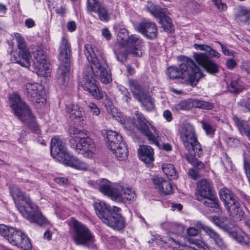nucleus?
Returning <instances> with one entry per match:
<instances>
[{
    "instance_id": "nucleus-1",
    "label": "nucleus",
    "mask_w": 250,
    "mask_h": 250,
    "mask_svg": "<svg viewBox=\"0 0 250 250\" xmlns=\"http://www.w3.org/2000/svg\"><path fill=\"white\" fill-rule=\"evenodd\" d=\"M84 54L92 64L85 67L82 79L79 80V85L95 99L100 100L104 97V93L100 91L96 79L98 78L103 83L107 84L111 81V75L104 59L94 46L86 44Z\"/></svg>"
},
{
    "instance_id": "nucleus-2",
    "label": "nucleus",
    "mask_w": 250,
    "mask_h": 250,
    "mask_svg": "<svg viewBox=\"0 0 250 250\" xmlns=\"http://www.w3.org/2000/svg\"><path fill=\"white\" fill-rule=\"evenodd\" d=\"M15 36L19 50L17 56L15 55L11 57V61L18 63L25 67L31 65L30 60L33 62L32 66L37 73L43 76H46L50 71V65L46 59V55L42 50H37L33 53V57L27 49L24 38L19 33H16Z\"/></svg>"
},
{
    "instance_id": "nucleus-3",
    "label": "nucleus",
    "mask_w": 250,
    "mask_h": 250,
    "mask_svg": "<svg viewBox=\"0 0 250 250\" xmlns=\"http://www.w3.org/2000/svg\"><path fill=\"white\" fill-rule=\"evenodd\" d=\"M167 77L171 80L181 79L185 83L195 86L204 75L199 66L191 59L182 57V62L178 67L170 66L167 70Z\"/></svg>"
},
{
    "instance_id": "nucleus-4",
    "label": "nucleus",
    "mask_w": 250,
    "mask_h": 250,
    "mask_svg": "<svg viewBox=\"0 0 250 250\" xmlns=\"http://www.w3.org/2000/svg\"><path fill=\"white\" fill-rule=\"evenodd\" d=\"M10 193L17 208L24 218L39 225L46 223V220L37 206L32 202L29 196L24 195L19 187L14 185L11 186Z\"/></svg>"
},
{
    "instance_id": "nucleus-5",
    "label": "nucleus",
    "mask_w": 250,
    "mask_h": 250,
    "mask_svg": "<svg viewBox=\"0 0 250 250\" xmlns=\"http://www.w3.org/2000/svg\"><path fill=\"white\" fill-rule=\"evenodd\" d=\"M10 106L15 115L33 132L38 135L37 142L42 145L45 144L44 140L40 136L41 130L36 122L34 116L29 106L21 100L17 93H13L9 97Z\"/></svg>"
},
{
    "instance_id": "nucleus-6",
    "label": "nucleus",
    "mask_w": 250,
    "mask_h": 250,
    "mask_svg": "<svg viewBox=\"0 0 250 250\" xmlns=\"http://www.w3.org/2000/svg\"><path fill=\"white\" fill-rule=\"evenodd\" d=\"M71 56V46L65 38L62 39L59 49L58 58L60 64L57 71V83L62 88L65 87L69 81Z\"/></svg>"
},
{
    "instance_id": "nucleus-7",
    "label": "nucleus",
    "mask_w": 250,
    "mask_h": 250,
    "mask_svg": "<svg viewBox=\"0 0 250 250\" xmlns=\"http://www.w3.org/2000/svg\"><path fill=\"white\" fill-rule=\"evenodd\" d=\"M205 233L209 237V239L207 241L190 239V245L184 246L188 250H205L204 246L207 247L209 250H228V247L223 239L213 229L206 228Z\"/></svg>"
},
{
    "instance_id": "nucleus-8",
    "label": "nucleus",
    "mask_w": 250,
    "mask_h": 250,
    "mask_svg": "<svg viewBox=\"0 0 250 250\" xmlns=\"http://www.w3.org/2000/svg\"><path fill=\"white\" fill-rule=\"evenodd\" d=\"M96 213L103 222L107 226L117 230L124 229L125 221L115 212H110V206L103 201L94 203Z\"/></svg>"
},
{
    "instance_id": "nucleus-9",
    "label": "nucleus",
    "mask_w": 250,
    "mask_h": 250,
    "mask_svg": "<svg viewBox=\"0 0 250 250\" xmlns=\"http://www.w3.org/2000/svg\"><path fill=\"white\" fill-rule=\"evenodd\" d=\"M180 138L186 149L192 156L200 157L203 154L201 146L197 140L195 129L188 123L182 125Z\"/></svg>"
},
{
    "instance_id": "nucleus-10",
    "label": "nucleus",
    "mask_w": 250,
    "mask_h": 250,
    "mask_svg": "<svg viewBox=\"0 0 250 250\" xmlns=\"http://www.w3.org/2000/svg\"><path fill=\"white\" fill-rule=\"evenodd\" d=\"M219 193L228 215L237 220H242L245 212L236 196L226 188L221 189Z\"/></svg>"
},
{
    "instance_id": "nucleus-11",
    "label": "nucleus",
    "mask_w": 250,
    "mask_h": 250,
    "mask_svg": "<svg viewBox=\"0 0 250 250\" xmlns=\"http://www.w3.org/2000/svg\"><path fill=\"white\" fill-rule=\"evenodd\" d=\"M74 229L73 240L78 245L91 247L94 241V236L90 230L82 223L74 220L72 221Z\"/></svg>"
},
{
    "instance_id": "nucleus-12",
    "label": "nucleus",
    "mask_w": 250,
    "mask_h": 250,
    "mask_svg": "<svg viewBox=\"0 0 250 250\" xmlns=\"http://www.w3.org/2000/svg\"><path fill=\"white\" fill-rule=\"evenodd\" d=\"M70 144L72 148L84 157L91 158L94 157L96 150L95 145L93 140L88 135H81L80 139L77 142L74 139H70Z\"/></svg>"
},
{
    "instance_id": "nucleus-13",
    "label": "nucleus",
    "mask_w": 250,
    "mask_h": 250,
    "mask_svg": "<svg viewBox=\"0 0 250 250\" xmlns=\"http://www.w3.org/2000/svg\"><path fill=\"white\" fill-rule=\"evenodd\" d=\"M135 115L137 118L136 126L137 128L146 136L148 141L151 143L159 146V136L155 127L151 126L149 127L147 124V121L146 120L143 115L136 111Z\"/></svg>"
},
{
    "instance_id": "nucleus-14",
    "label": "nucleus",
    "mask_w": 250,
    "mask_h": 250,
    "mask_svg": "<svg viewBox=\"0 0 250 250\" xmlns=\"http://www.w3.org/2000/svg\"><path fill=\"white\" fill-rule=\"evenodd\" d=\"M129 84L131 91L135 98L140 102L146 110H152L154 108V102L148 93L145 91L138 82L130 80Z\"/></svg>"
},
{
    "instance_id": "nucleus-15",
    "label": "nucleus",
    "mask_w": 250,
    "mask_h": 250,
    "mask_svg": "<svg viewBox=\"0 0 250 250\" xmlns=\"http://www.w3.org/2000/svg\"><path fill=\"white\" fill-rule=\"evenodd\" d=\"M146 7L148 11L156 18L158 19L159 22L162 24L165 30L172 32L173 30L172 20L167 15L164 9L151 1L148 2Z\"/></svg>"
},
{
    "instance_id": "nucleus-16",
    "label": "nucleus",
    "mask_w": 250,
    "mask_h": 250,
    "mask_svg": "<svg viewBox=\"0 0 250 250\" xmlns=\"http://www.w3.org/2000/svg\"><path fill=\"white\" fill-rule=\"evenodd\" d=\"M50 152L54 158L62 163L68 159L70 155L66 147L65 141L57 137L52 138L51 140Z\"/></svg>"
},
{
    "instance_id": "nucleus-17",
    "label": "nucleus",
    "mask_w": 250,
    "mask_h": 250,
    "mask_svg": "<svg viewBox=\"0 0 250 250\" xmlns=\"http://www.w3.org/2000/svg\"><path fill=\"white\" fill-rule=\"evenodd\" d=\"M24 95L33 102L44 104L45 99L43 96V88L37 83H27L23 87Z\"/></svg>"
},
{
    "instance_id": "nucleus-18",
    "label": "nucleus",
    "mask_w": 250,
    "mask_h": 250,
    "mask_svg": "<svg viewBox=\"0 0 250 250\" xmlns=\"http://www.w3.org/2000/svg\"><path fill=\"white\" fill-rule=\"evenodd\" d=\"M193 58L198 64L209 74H215L218 72V65L210 60L207 55L202 53H194Z\"/></svg>"
},
{
    "instance_id": "nucleus-19",
    "label": "nucleus",
    "mask_w": 250,
    "mask_h": 250,
    "mask_svg": "<svg viewBox=\"0 0 250 250\" xmlns=\"http://www.w3.org/2000/svg\"><path fill=\"white\" fill-rule=\"evenodd\" d=\"M120 189H121V185L112 184L105 179L103 180L99 183V190L114 200L121 198V194L119 193Z\"/></svg>"
},
{
    "instance_id": "nucleus-20",
    "label": "nucleus",
    "mask_w": 250,
    "mask_h": 250,
    "mask_svg": "<svg viewBox=\"0 0 250 250\" xmlns=\"http://www.w3.org/2000/svg\"><path fill=\"white\" fill-rule=\"evenodd\" d=\"M143 41L139 36L132 35L127 38L125 48L128 53H130L134 57H140L142 55V47Z\"/></svg>"
},
{
    "instance_id": "nucleus-21",
    "label": "nucleus",
    "mask_w": 250,
    "mask_h": 250,
    "mask_svg": "<svg viewBox=\"0 0 250 250\" xmlns=\"http://www.w3.org/2000/svg\"><path fill=\"white\" fill-rule=\"evenodd\" d=\"M212 187L211 182L206 179H203L199 181L197 184L195 193L197 199L199 201H202L206 198L213 195Z\"/></svg>"
},
{
    "instance_id": "nucleus-22",
    "label": "nucleus",
    "mask_w": 250,
    "mask_h": 250,
    "mask_svg": "<svg viewBox=\"0 0 250 250\" xmlns=\"http://www.w3.org/2000/svg\"><path fill=\"white\" fill-rule=\"evenodd\" d=\"M102 134L106 139V145L111 150H115L118 146L125 143L122 136L118 132L112 130H104Z\"/></svg>"
},
{
    "instance_id": "nucleus-23",
    "label": "nucleus",
    "mask_w": 250,
    "mask_h": 250,
    "mask_svg": "<svg viewBox=\"0 0 250 250\" xmlns=\"http://www.w3.org/2000/svg\"><path fill=\"white\" fill-rule=\"evenodd\" d=\"M138 28L139 31L148 39L153 40L157 36L158 30L155 23H141L139 25Z\"/></svg>"
},
{
    "instance_id": "nucleus-24",
    "label": "nucleus",
    "mask_w": 250,
    "mask_h": 250,
    "mask_svg": "<svg viewBox=\"0 0 250 250\" xmlns=\"http://www.w3.org/2000/svg\"><path fill=\"white\" fill-rule=\"evenodd\" d=\"M66 112L72 120H83L85 113L83 108L78 104H71L66 106Z\"/></svg>"
},
{
    "instance_id": "nucleus-25",
    "label": "nucleus",
    "mask_w": 250,
    "mask_h": 250,
    "mask_svg": "<svg viewBox=\"0 0 250 250\" xmlns=\"http://www.w3.org/2000/svg\"><path fill=\"white\" fill-rule=\"evenodd\" d=\"M139 158L146 164L150 163L154 160L153 149L148 146H142L138 149Z\"/></svg>"
},
{
    "instance_id": "nucleus-26",
    "label": "nucleus",
    "mask_w": 250,
    "mask_h": 250,
    "mask_svg": "<svg viewBox=\"0 0 250 250\" xmlns=\"http://www.w3.org/2000/svg\"><path fill=\"white\" fill-rule=\"evenodd\" d=\"M63 164L76 169L83 170L88 169L89 167V165L84 162L71 155H69V158L67 159Z\"/></svg>"
},
{
    "instance_id": "nucleus-27",
    "label": "nucleus",
    "mask_w": 250,
    "mask_h": 250,
    "mask_svg": "<svg viewBox=\"0 0 250 250\" xmlns=\"http://www.w3.org/2000/svg\"><path fill=\"white\" fill-rule=\"evenodd\" d=\"M228 218L225 216H213L210 217L211 221L217 227L222 229H223L229 232L231 229V228L233 227V225L230 223L229 224L226 223L228 220Z\"/></svg>"
},
{
    "instance_id": "nucleus-28",
    "label": "nucleus",
    "mask_w": 250,
    "mask_h": 250,
    "mask_svg": "<svg viewBox=\"0 0 250 250\" xmlns=\"http://www.w3.org/2000/svg\"><path fill=\"white\" fill-rule=\"evenodd\" d=\"M229 235L243 246H248L250 244V239L248 235L244 232L237 233L234 231L229 232Z\"/></svg>"
},
{
    "instance_id": "nucleus-29",
    "label": "nucleus",
    "mask_w": 250,
    "mask_h": 250,
    "mask_svg": "<svg viewBox=\"0 0 250 250\" xmlns=\"http://www.w3.org/2000/svg\"><path fill=\"white\" fill-rule=\"evenodd\" d=\"M111 151L119 161H124L128 157V152L125 143H121L120 146H118L117 148L115 150Z\"/></svg>"
},
{
    "instance_id": "nucleus-30",
    "label": "nucleus",
    "mask_w": 250,
    "mask_h": 250,
    "mask_svg": "<svg viewBox=\"0 0 250 250\" xmlns=\"http://www.w3.org/2000/svg\"><path fill=\"white\" fill-rule=\"evenodd\" d=\"M17 243H14V246L22 250H30L32 249V244L30 239L27 235L22 232V236Z\"/></svg>"
},
{
    "instance_id": "nucleus-31",
    "label": "nucleus",
    "mask_w": 250,
    "mask_h": 250,
    "mask_svg": "<svg viewBox=\"0 0 250 250\" xmlns=\"http://www.w3.org/2000/svg\"><path fill=\"white\" fill-rule=\"evenodd\" d=\"M235 19L238 22L246 23L250 20V9L245 7H240L235 15Z\"/></svg>"
},
{
    "instance_id": "nucleus-32",
    "label": "nucleus",
    "mask_w": 250,
    "mask_h": 250,
    "mask_svg": "<svg viewBox=\"0 0 250 250\" xmlns=\"http://www.w3.org/2000/svg\"><path fill=\"white\" fill-rule=\"evenodd\" d=\"M119 193H121V198L115 199L116 201H122L125 199L131 200L135 197L134 191L131 188L128 187H123L121 186V189L119 190Z\"/></svg>"
},
{
    "instance_id": "nucleus-33",
    "label": "nucleus",
    "mask_w": 250,
    "mask_h": 250,
    "mask_svg": "<svg viewBox=\"0 0 250 250\" xmlns=\"http://www.w3.org/2000/svg\"><path fill=\"white\" fill-rule=\"evenodd\" d=\"M232 119L241 134L245 135L250 129V126L246 121L240 119L236 115L233 116Z\"/></svg>"
},
{
    "instance_id": "nucleus-34",
    "label": "nucleus",
    "mask_w": 250,
    "mask_h": 250,
    "mask_svg": "<svg viewBox=\"0 0 250 250\" xmlns=\"http://www.w3.org/2000/svg\"><path fill=\"white\" fill-rule=\"evenodd\" d=\"M95 12L97 13L101 21L107 22L109 20L111 13L105 6L99 5L96 9Z\"/></svg>"
},
{
    "instance_id": "nucleus-35",
    "label": "nucleus",
    "mask_w": 250,
    "mask_h": 250,
    "mask_svg": "<svg viewBox=\"0 0 250 250\" xmlns=\"http://www.w3.org/2000/svg\"><path fill=\"white\" fill-rule=\"evenodd\" d=\"M162 168L164 173L168 178L173 179L177 177V172L173 165L169 163L164 164Z\"/></svg>"
},
{
    "instance_id": "nucleus-36",
    "label": "nucleus",
    "mask_w": 250,
    "mask_h": 250,
    "mask_svg": "<svg viewBox=\"0 0 250 250\" xmlns=\"http://www.w3.org/2000/svg\"><path fill=\"white\" fill-rule=\"evenodd\" d=\"M202 202L205 207L212 208L213 211H215L219 208L218 200L214 197L213 194L209 197L206 198Z\"/></svg>"
},
{
    "instance_id": "nucleus-37",
    "label": "nucleus",
    "mask_w": 250,
    "mask_h": 250,
    "mask_svg": "<svg viewBox=\"0 0 250 250\" xmlns=\"http://www.w3.org/2000/svg\"><path fill=\"white\" fill-rule=\"evenodd\" d=\"M22 232L21 230L14 228L11 229V234L9 236L8 241L13 246L14 243H17L22 236Z\"/></svg>"
},
{
    "instance_id": "nucleus-38",
    "label": "nucleus",
    "mask_w": 250,
    "mask_h": 250,
    "mask_svg": "<svg viewBox=\"0 0 250 250\" xmlns=\"http://www.w3.org/2000/svg\"><path fill=\"white\" fill-rule=\"evenodd\" d=\"M69 132L70 134L76 135L72 137L71 139H74L75 142H78L80 139V136H87L88 135V132L85 130H81L75 126H71L69 128Z\"/></svg>"
},
{
    "instance_id": "nucleus-39",
    "label": "nucleus",
    "mask_w": 250,
    "mask_h": 250,
    "mask_svg": "<svg viewBox=\"0 0 250 250\" xmlns=\"http://www.w3.org/2000/svg\"><path fill=\"white\" fill-rule=\"evenodd\" d=\"M192 105L197 108L206 110L211 109L214 107V105L212 103L198 100H193L192 102Z\"/></svg>"
},
{
    "instance_id": "nucleus-40",
    "label": "nucleus",
    "mask_w": 250,
    "mask_h": 250,
    "mask_svg": "<svg viewBox=\"0 0 250 250\" xmlns=\"http://www.w3.org/2000/svg\"><path fill=\"white\" fill-rule=\"evenodd\" d=\"M192 103L189 100H184L181 102L176 104L173 106V109L179 111L180 110H187L191 108Z\"/></svg>"
},
{
    "instance_id": "nucleus-41",
    "label": "nucleus",
    "mask_w": 250,
    "mask_h": 250,
    "mask_svg": "<svg viewBox=\"0 0 250 250\" xmlns=\"http://www.w3.org/2000/svg\"><path fill=\"white\" fill-rule=\"evenodd\" d=\"M159 190L165 195L170 194L172 193V186L169 181L164 180L162 181Z\"/></svg>"
},
{
    "instance_id": "nucleus-42",
    "label": "nucleus",
    "mask_w": 250,
    "mask_h": 250,
    "mask_svg": "<svg viewBox=\"0 0 250 250\" xmlns=\"http://www.w3.org/2000/svg\"><path fill=\"white\" fill-rule=\"evenodd\" d=\"M128 33L125 29H121L118 34V43L121 46H125L127 41Z\"/></svg>"
},
{
    "instance_id": "nucleus-43",
    "label": "nucleus",
    "mask_w": 250,
    "mask_h": 250,
    "mask_svg": "<svg viewBox=\"0 0 250 250\" xmlns=\"http://www.w3.org/2000/svg\"><path fill=\"white\" fill-rule=\"evenodd\" d=\"M243 89V87L238 79L233 80L231 81L229 86V90L231 92L238 93L241 92Z\"/></svg>"
},
{
    "instance_id": "nucleus-44",
    "label": "nucleus",
    "mask_w": 250,
    "mask_h": 250,
    "mask_svg": "<svg viewBox=\"0 0 250 250\" xmlns=\"http://www.w3.org/2000/svg\"><path fill=\"white\" fill-rule=\"evenodd\" d=\"M168 229L172 233L179 234L183 232L184 228L182 225L170 223L169 224Z\"/></svg>"
},
{
    "instance_id": "nucleus-45",
    "label": "nucleus",
    "mask_w": 250,
    "mask_h": 250,
    "mask_svg": "<svg viewBox=\"0 0 250 250\" xmlns=\"http://www.w3.org/2000/svg\"><path fill=\"white\" fill-rule=\"evenodd\" d=\"M202 126L203 129L206 131V134L208 135H212L215 130V128L211 125L205 120L201 121Z\"/></svg>"
},
{
    "instance_id": "nucleus-46",
    "label": "nucleus",
    "mask_w": 250,
    "mask_h": 250,
    "mask_svg": "<svg viewBox=\"0 0 250 250\" xmlns=\"http://www.w3.org/2000/svg\"><path fill=\"white\" fill-rule=\"evenodd\" d=\"M14 228L8 227L3 224H0V234L8 240L9 236L11 234V229Z\"/></svg>"
},
{
    "instance_id": "nucleus-47",
    "label": "nucleus",
    "mask_w": 250,
    "mask_h": 250,
    "mask_svg": "<svg viewBox=\"0 0 250 250\" xmlns=\"http://www.w3.org/2000/svg\"><path fill=\"white\" fill-rule=\"evenodd\" d=\"M119 90L123 94V100L128 103L131 101L130 94L127 89L123 85L119 86Z\"/></svg>"
},
{
    "instance_id": "nucleus-48",
    "label": "nucleus",
    "mask_w": 250,
    "mask_h": 250,
    "mask_svg": "<svg viewBox=\"0 0 250 250\" xmlns=\"http://www.w3.org/2000/svg\"><path fill=\"white\" fill-rule=\"evenodd\" d=\"M87 9L89 11L96 12L98 7L101 5L98 0H87Z\"/></svg>"
},
{
    "instance_id": "nucleus-49",
    "label": "nucleus",
    "mask_w": 250,
    "mask_h": 250,
    "mask_svg": "<svg viewBox=\"0 0 250 250\" xmlns=\"http://www.w3.org/2000/svg\"><path fill=\"white\" fill-rule=\"evenodd\" d=\"M238 104L244 108L246 111L250 112V97L247 99L241 100L238 102Z\"/></svg>"
},
{
    "instance_id": "nucleus-50",
    "label": "nucleus",
    "mask_w": 250,
    "mask_h": 250,
    "mask_svg": "<svg viewBox=\"0 0 250 250\" xmlns=\"http://www.w3.org/2000/svg\"><path fill=\"white\" fill-rule=\"evenodd\" d=\"M88 108L90 111L95 116H98L100 113V110L98 106L93 103H90L88 105Z\"/></svg>"
},
{
    "instance_id": "nucleus-51",
    "label": "nucleus",
    "mask_w": 250,
    "mask_h": 250,
    "mask_svg": "<svg viewBox=\"0 0 250 250\" xmlns=\"http://www.w3.org/2000/svg\"><path fill=\"white\" fill-rule=\"evenodd\" d=\"M214 4L220 11H225L227 9V5L222 2L221 0H212Z\"/></svg>"
},
{
    "instance_id": "nucleus-52",
    "label": "nucleus",
    "mask_w": 250,
    "mask_h": 250,
    "mask_svg": "<svg viewBox=\"0 0 250 250\" xmlns=\"http://www.w3.org/2000/svg\"><path fill=\"white\" fill-rule=\"evenodd\" d=\"M130 54V53H128L126 49L124 51H123L121 53H120L118 54H116V57L117 60L122 62H125L127 58V54Z\"/></svg>"
},
{
    "instance_id": "nucleus-53",
    "label": "nucleus",
    "mask_w": 250,
    "mask_h": 250,
    "mask_svg": "<svg viewBox=\"0 0 250 250\" xmlns=\"http://www.w3.org/2000/svg\"><path fill=\"white\" fill-rule=\"evenodd\" d=\"M217 42L221 45V48H222V51L225 55L233 56L234 53L233 51L230 50L228 49V48H227V46L222 44L221 43H220L219 42Z\"/></svg>"
},
{
    "instance_id": "nucleus-54",
    "label": "nucleus",
    "mask_w": 250,
    "mask_h": 250,
    "mask_svg": "<svg viewBox=\"0 0 250 250\" xmlns=\"http://www.w3.org/2000/svg\"><path fill=\"white\" fill-rule=\"evenodd\" d=\"M102 36L107 40L109 41L112 38V34L107 28H104L102 29Z\"/></svg>"
},
{
    "instance_id": "nucleus-55",
    "label": "nucleus",
    "mask_w": 250,
    "mask_h": 250,
    "mask_svg": "<svg viewBox=\"0 0 250 250\" xmlns=\"http://www.w3.org/2000/svg\"><path fill=\"white\" fill-rule=\"evenodd\" d=\"M226 65L228 69H232L236 66L237 62L233 59H229L226 62Z\"/></svg>"
},
{
    "instance_id": "nucleus-56",
    "label": "nucleus",
    "mask_w": 250,
    "mask_h": 250,
    "mask_svg": "<svg viewBox=\"0 0 250 250\" xmlns=\"http://www.w3.org/2000/svg\"><path fill=\"white\" fill-rule=\"evenodd\" d=\"M242 69L248 75H250V61L244 62L242 64Z\"/></svg>"
},
{
    "instance_id": "nucleus-57",
    "label": "nucleus",
    "mask_w": 250,
    "mask_h": 250,
    "mask_svg": "<svg viewBox=\"0 0 250 250\" xmlns=\"http://www.w3.org/2000/svg\"><path fill=\"white\" fill-rule=\"evenodd\" d=\"M244 166L246 174L250 183V163L249 162L245 160L244 162Z\"/></svg>"
},
{
    "instance_id": "nucleus-58",
    "label": "nucleus",
    "mask_w": 250,
    "mask_h": 250,
    "mask_svg": "<svg viewBox=\"0 0 250 250\" xmlns=\"http://www.w3.org/2000/svg\"><path fill=\"white\" fill-rule=\"evenodd\" d=\"M163 117L167 122H170L172 121L173 117L172 113L169 110H166L163 112Z\"/></svg>"
},
{
    "instance_id": "nucleus-59",
    "label": "nucleus",
    "mask_w": 250,
    "mask_h": 250,
    "mask_svg": "<svg viewBox=\"0 0 250 250\" xmlns=\"http://www.w3.org/2000/svg\"><path fill=\"white\" fill-rule=\"evenodd\" d=\"M191 163L192 165L194 167H197L198 169H202L204 167V165L202 162L198 161V160H196L195 159L192 158V161Z\"/></svg>"
},
{
    "instance_id": "nucleus-60",
    "label": "nucleus",
    "mask_w": 250,
    "mask_h": 250,
    "mask_svg": "<svg viewBox=\"0 0 250 250\" xmlns=\"http://www.w3.org/2000/svg\"><path fill=\"white\" fill-rule=\"evenodd\" d=\"M194 47L196 49L201 51H205L207 53L208 52L209 46L205 44H199L197 43L194 44Z\"/></svg>"
},
{
    "instance_id": "nucleus-61",
    "label": "nucleus",
    "mask_w": 250,
    "mask_h": 250,
    "mask_svg": "<svg viewBox=\"0 0 250 250\" xmlns=\"http://www.w3.org/2000/svg\"><path fill=\"white\" fill-rule=\"evenodd\" d=\"M208 53V55L212 57L219 58L221 56L219 52L212 49L210 46L209 47Z\"/></svg>"
},
{
    "instance_id": "nucleus-62",
    "label": "nucleus",
    "mask_w": 250,
    "mask_h": 250,
    "mask_svg": "<svg viewBox=\"0 0 250 250\" xmlns=\"http://www.w3.org/2000/svg\"><path fill=\"white\" fill-rule=\"evenodd\" d=\"M67 28L68 31L70 32L74 31L76 29V24L74 21H69L67 23Z\"/></svg>"
},
{
    "instance_id": "nucleus-63",
    "label": "nucleus",
    "mask_w": 250,
    "mask_h": 250,
    "mask_svg": "<svg viewBox=\"0 0 250 250\" xmlns=\"http://www.w3.org/2000/svg\"><path fill=\"white\" fill-rule=\"evenodd\" d=\"M165 180H163L162 179H160V178L158 177H155L153 179V183L156 185V188L159 190L160 188V186L161 185V183L162 181H164Z\"/></svg>"
},
{
    "instance_id": "nucleus-64",
    "label": "nucleus",
    "mask_w": 250,
    "mask_h": 250,
    "mask_svg": "<svg viewBox=\"0 0 250 250\" xmlns=\"http://www.w3.org/2000/svg\"><path fill=\"white\" fill-rule=\"evenodd\" d=\"M55 181L61 185H66L68 182L67 179L64 177H57L55 178Z\"/></svg>"
}]
</instances>
